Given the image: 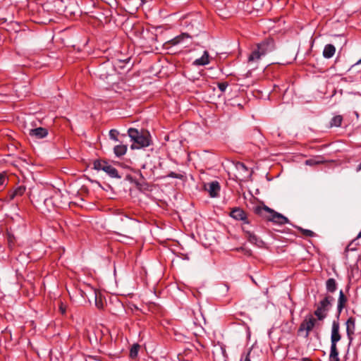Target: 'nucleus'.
<instances>
[{"label":"nucleus","mask_w":361,"mask_h":361,"mask_svg":"<svg viewBox=\"0 0 361 361\" xmlns=\"http://www.w3.org/2000/svg\"><path fill=\"white\" fill-rule=\"evenodd\" d=\"M75 361H78V360H75Z\"/></svg>","instance_id":"ea45409f"},{"label":"nucleus","mask_w":361,"mask_h":361,"mask_svg":"<svg viewBox=\"0 0 361 361\" xmlns=\"http://www.w3.org/2000/svg\"><path fill=\"white\" fill-rule=\"evenodd\" d=\"M208 63H209V56L207 51H204L203 55L193 62L195 66H205Z\"/></svg>","instance_id":"dca6fc26"},{"label":"nucleus","mask_w":361,"mask_h":361,"mask_svg":"<svg viewBox=\"0 0 361 361\" xmlns=\"http://www.w3.org/2000/svg\"><path fill=\"white\" fill-rule=\"evenodd\" d=\"M140 348V345L138 343L133 344L130 350L129 356L132 359H135L137 357L139 350Z\"/></svg>","instance_id":"4be33fe9"},{"label":"nucleus","mask_w":361,"mask_h":361,"mask_svg":"<svg viewBox=\"0 0 361 361\" xmlns=\"http://www.w3.org/2000/svg\"><path fill=\"white\" fill-rule=\"evenodd\" d=\"M343 116L337 115L334 116L330 121V127H340L342 124Z\"/></svg>","instance_id":"aec40b11"},{"label":"nucleus","mask_w":361,"mask_h":361,"mask_svg":"<svg viewBox=\"0 0 361 361\" xmlns=\"http://www.w3.org/2000/svg\"><path fill=\"white\" fill-rule=\"evenodd\" d=\"M217 86H218L219 90L221 92H225L227 87L228 86V82H218Z\"/></svg>","instance_id":"cd10ccee"},{"label":"nucleus","mask_w":361,"mask_h":361,"mask_svg":"<svg viewBox=\"0 0 361 361\" xmlns=\"http://www.w3.org/2000/svg\"><path fill=\"white\" fill-rule=\"evenodd\" d=\"M236 168H237L238 171H245V172L248 171L247 167L245 166V164H243L242 162H238L236 164Z\"/></svg>","instance_id":"bb28decb"},{"label":"nucleus","mask_w":361,"mask_h":361,"mask_svg":"<svg viewBox=\"0 0 361 361\" xmlns=\"http://www.w3.org/2000/svg\"><path fill=\"white\" fill-rule=\"evenodd\" d=\"M319 321L317 317L315 318L312 314H308L305 316L303 321L300 323L298 330V334L305 332V337L308 338L310 331L313 330L315 326H319Z\"/></svg>","instance_id":"39448f33"},{"label":"nucleus","mask_w":361,"mask_h":361,"mask_svg":"<svg viewBox=\"0 0 361 361\" xmlns=\"http://www.w3.org/2000/svg\"><path fill=\"white\" fill-rule=\"evenodd\" d=\"M80 361H101L93 356H88L87 359L82 358Z\"/></svg>","instance_id":"2f4dec72"},{"label":"nucleus","mask_w":361,"mask_h":361,"mask_svg":"<svg viewBox=\"0 0 361 361\" xmlns=\"http://www.w3.org/2000/svg\"><path fill=\"white\" fill-rule=\"evenodd\" d=\"M322 162V161H314L313 159H308V160L306 161V164H307V165H312V164H320Z\"/></svg>","instance_id":"473e14b6"},{"label":"nucleus","mask_w":361,"mask_h":361,"mask_svg":"<svg viewBox=\"0 0 361 361\" xmlns=\"http://www.w3.org/2000/svg\"><path fill=\"white\" fill-rule=\"evenodd\" d=\"M93 168L95 170H102L106 172L111 178H121L118 175V171L113 166L109 164L107 161L101 159L94 160L93 162Z\"/></svg>","instance_id":"423d86ee"},{"label":"nucleus","mask_w":361,"mask_h":361,"mask_svg":"<svg viewBox=\"0 0 361 361\" xmlns=\"http://www.w3.org/2000/svg\"><path fill=\"white\" fill-rule=\"evenodd\" d=\"M301 361H312L311 359H310L309 357H303L302 358Z\"/></svg>","instance_id":"f704fd0d"},{"label":"nucleus","mask_w":361,"mask_h":361,"mask_svg":"<svg viewBox=\"0 0 361 361\" xmlns=\"http://www.w3.org/2000/svg\"><path fill=\"white\" fill-rule=\"evenodd\" d=\"M329 361H340L337 346H331Z\"/></svg>","instance_id":"412c9836"},{"label":"nucleus","mask_w":361,"mask_h":361,"mask_svg":"<svg viewBox=\"0 0 361 361\" xmlns=\"http://www.w3.org/2000/svg\"><path fill=\"white\" fill-rule=\"evenodd\" d=\"M128 135L133 141L130 146L132 149L147 147L152 144L151 135L147 130L139 131L136 128H130L128 130Z\"/></svg>","instance_id":"7ed1b4c3"},{"label":"nucleus","mask_w":361,"mask_h":361,"mask_svg":"<svg viewBox=\"0 0 361 361\" xmlns=\"http://www.w3.org/2000/svg\"><path fill=\"white\" fill-rule=\"evenodd\" d=\"M336 52V47L331 44H328L325 45L324 50H323V56L325 59H330L333 57V56L335 54Z\"/></svg>","instance_id":"2eb2a0df"},{"label":"nucleus","mask_w":361,"mask_h":361,"mask_svg":"<svg viewBox=\"0 0 361 361\" xmlns=\"http://www.w3.org/2000/svg\"><path fill=\"white\" fill-rule=\"evenodd\" d=\"M326 288L329 293H334L337 289V283L333 278L329 279L326 281Z\"/></svg>","instance_id":"f3484780"},{"label":"nucleus","mask_w":361,"mask_h":361,"mask_svg":"<svg viewBox=\"0 0 361 361\" xmlns=\"http://www.w3.org/2000/svg\"><path fill=\"white\" fill-rule=\"evenodd\" d=\"M357 239V238H356V239L353 240L348 245V246L345 249L346 251H349V250L354 251V250H357V247H356L357 244L355 243Z\"/></svg>","instance_id":"a878e982"},{"label":"nucleus","mask_w":361,"mask_h":361,"mask_svg":"<svg viewBox=\"0 0 361 361\" xmlns=\"http://www.w3.org/2000/svg\"><path fill=\"white\" fill-rule=\"evenodd\" d=\"M95 305L98 309H102L103 308V303L101 300H98L97 295H95Z\"/></svg>","instance_id":"7c9ffc66"},{"label":"nucleus","mask_w":361,"mask_h":361,"mask_svg":"<svg viewBox=\"0 0 361 361\" xmlns=\"http://www.w3.org/2000/svg\"><path fill=\"white\" fill-rule=\"evenodd\" d=\"M298 230H300L301 233L306 237H314L315 235V233L311 230L304 229L300 227H298Z\"/></svg>","instance_id":"b1692460"},{"label":"nucleus","mask_w":361,"mask_h":361,"mask_svg":"<svg viewBox=\"0 0 361 361\" xmlns=\"http://www.w3.org/2000/svg\"><path fill=\"white\" fill-rule=\"evenodd\" d=\"M204 188L209 192L211 197H216L219 196L221 186L219 183L215 180L204 185Z\"/></svg>","instance_id":"6e6552de"},{"label":"nucleus","mask_w":361,"mask_h":361,"mask_svg":"<svg viewBox=\"0 0 361 361\" xmlns=\"http://www.w3.org/2000/svg\"><path fill=\"white\" fill-rule=\"evenodd\" d=\"M168 177L173 178H178L182 180L184 178V176L180 173H176L175 172H170L168 176Z\"/></svg>","instance_id":"c85d7f7f"},{"label":"nucleus","mask_w":361,"mask_h":361,"mask_svg":"<svg viewBox=\"0 0 361 361\" xmlns=\"http://www.w3.org/2000/svg\"><path fill=\"white\" fill-rule=\"evenodd\" d=\"M253 212L262 219L278 225H284L289 223L287 217L264 204L255 206L253 208Z\"/></svg>","instance_id":"f03ea898"},{"label":"nucleus","mask_w":361,"mask_h":361,"mask_svg":"<svg viewBox=\"0 0 361 361\" xmlns=\"http://www.w3.org/2000/svg\"><path fill=\"white\" fill-rule=\"evenodd\" d=\"M250 351H249L244 360V361H251L250 360Z\"/></svg>","instance_id":"72a5a7b5"},{"label":"nucleus","mask_w":361,"mask_h":361,"mask_svg":"<svg viewBox=\"0 0 361 361\" xmlns=\"http://www.w3.org/2000/svg\"><path fill=\"white\" fill-rule=\"evenodd\" d=\"M127 152V145H118L114 148V152L116 157H121L124 155Z\"/></svg>","instance_id":"6ab92c4d"},{"label":"nucleus","mask_w":361,"mask_h":361,"mask_svg":"<svg viewBox=\"0 0 361 361\" xmlns=\"http://www.w3.org/2000/svg\"><path fill=\"white\" fill-rule=\"evenodd\" d=\"M8 182V179L4 173H0V187L4 186Z\"/></svg>","instance_id":"c756f323"},{"label":"nucleus","mask_w":361,"mask_h":361,"mask_svg":"<svg viewBox=\"0 0 361 361\" xmlns=\"http://www.w3.org/2000/svg\"><path fill=\"white\" fill-rule=\"evenodd\" d=\"M191 38L188 33H181L173 39L166 42V45L176 46L183 42L184 40Z\"/></svg>","instance_id":"f8f14e48"},{"label":"nucleus","mask_w":361,"mask_h":361,"mask_svg":"<svg viewBox=\"0 0 361 361\" xmlns=\"http://www.w3.org/2000/svg\"><path fill=\"white\" fill-rule=\"evenodd\" d=\"M25 191V188L23 186H19L13 190L9 192L8 195L10 200L14 199L16 196H22Z\"/></svg>","instance_id":"a211bd4d"},{"label":"nucleus","mask_w":361,"mask_h":361,"mask_svg":"<svg viewBox=\"0 0 361 361\" xmlns=\"http://www.w3.org/2000/svg\"><path fill=\"white\" fill-rule=\"evenodd\" d=\"M334 300L333 297L326 295L317 305V309L312 314L319 321L324 320L328 314L329 308L331 306V302Z\"/></svg>","instance_id":"20e7f679"},{"label":"nucleus","mask_w":361,"mask_h":361,"mask_svg":"<svg viewBox=\"0 0 361 361\" xmlns=\"http://www.w3.org/2000/svg\"><path fill=\"white\" fill-rule=\"evenodd\" d=\"M346 333L350 341L353 340V336L355 331V318L350 317L346 321Z\"/></svg>","instance_id":"9b49d317"},{"label":"nucleus","mask_w":361,"mask_h":361,"mask_svg":"<svg viewBox=\"0 0 361 361\" xmlns=\"http://www.w3.org/2000/svg\"><path fill=\"white\" fill-rule=\"evenodd\" d=\"M359 63H361V59L358 61V62L355 65H357Z\"/></svg>","instance_id":"58836bf2"},{"label":"nucleus","mask_w":361,"mask_h":361,"mask_svg":"<svg viewBox=\"0 0 361 361\" xmlns=\"http://www.w3.org/2000/svg\"><path fill=\"white\" fill-rule=\"evenodd\" d=\"M60 310H61L62 314H64L65 312H66L65 308H63L62 306L60 307Z\"/></svg>","instance_id":"c9c22d12"},{"label":"nucleus","mask_w":361,"mask_h":361,"mask_svg":"<svg viewBox=\"0 0 361 361\" xmlns=\"http://www.w3.org/2000/svg\"><path fill=\"white\" fill-rule=\"evenodd\" d=\"M348 302V298L344 294L343 291L342 290L339 292V296L338 299V305H337V312L338 314L339 315L343 310L346 307Z\"/></svg>","instance_id":"ddd939ff"},{"label":"nucleus","mask_w":361,"mask_h":361,"mask_svg":"<svg viewBox=\"0 0 361 361\" xmlns=\"http://www.w3.org/2000/svg\"><path fill=\"white\" fill-rule=\"evenodd\" d=\"M243 230L245 234V238L250 243L256 245L259 247L261 246V245L263 243V241L260 240L255 233L251 231H246L245 228H243Z\"/></svg>","instance_id":"4468645a"},{"label":"nucleus","mask_w":361,"mask_h":361,"mask_svg":"<svg viewBox=\"0 0 361 361\" xmlns=\"http://www.w3.org/2000/svg\"><path fill=\"white\" fill-rule=\"evenodd\" d=\"M6 239L8 241V245L10 247H12L16 243V238L14 235L8 231L6 233Z\"/></svg>","instance_id":"5701e85b"},{"label":"nucleus","mask_w":361,"mask_h":361,"mask_svg":"<svg viewBox=\"0 0 361 361\" xmlns=\"http://www.w3.org/2000/svg\"><path fill=\"white\" fill-rule=\"evenodd\" d=\"M357 171H361V163L357 166Z\"/></svg>","instance_id":"e433bc0d"},{"label":"nucleus","mask_w":361,"mask_h":361,"mask_svg":"<svg viewBox=\"0 0 361 361\" xmlns=\"http://www.w3.org/2000/svg\"><path fill=\"white\" fill-rule=\"evenodd\" d=\"M48 130L45 128L39 127L30 129L29 135L35 139H42L48 135Z\"/></svg>","instance_id":"9d476101"},{"label":"nucleus","mask_w":361,"mask_h":361,"mask_svg":"<svg viewBox=\"0 0 361 361\" xmlns=\"http://www.w3.org/2000/svg\"><path fill=\"white\" fill-rule=\"evenodd\" d=\"M361 238V231H360V233L357 235V238Z\"/></svg>","instance_id":"4c0bfd02"},{"label":"nucleus","mask_w":361,"mask_h":361,"mask_svg":"<svg viewBox=\"0 0 361 361\" xmlns=\"http://www.w3.org/2000/svg\"><path fill=\"white\" fill-rule=\"evenodd\" d=\"M341 338L339 333V324L337 322H334L332 324L331 336V346H337V342Z\"/></svg>","instance_id":"1a4fd4ad"},{"label":"nucleus","mask_w":361,"mask_h":361,"mask_svg":"<svg viewBox=\"0 0 361 361\" xmlns=\"http://www.w3.org/2000/svg\"><path fill=\"white\" fill-rule=\"evenodd\" d=\"M276 48L273 38L269 37L256 44L251 49V52L247 57L249 63L258 62L262 57L273 51Z\"/></svg>","instance_id":"f257e3e1"},{"label":"nucleus","mask_w":361,"mask_h":361,"mask_svg":"<svg viewBox=\"0 0 361 361\" xmlns=\"http://www.w3.org/2000/svg\"><path fill=\"white\" fill-rule=\"evenodd\" d=\"M119 135V132L116 129H111L109 131V137L111 140H114L115 141H118V135Z\"/></svg>","instance_id":"393cba45"},{"label":"nucleus","mask_w":361,"mask_h":361,"mask_svg":"<svg viewBox=\"0 0 361 361\" xmlns=\"http://www.w3.org/2000/svg\"><path fill=\"white\" fill-rule=\"evenodd\" d=\"M229 216L235 220L243 221L244 224H250L247 213L240 207L233 208Z\"/></svg>","instance_id":"0eeeda50"}]
</instances>
